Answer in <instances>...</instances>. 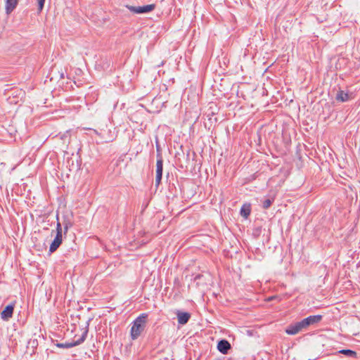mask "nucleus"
I'll list each match as a JSON object with an SVG mask.
<instances>
[{"label": "nucleus", "mask_w": 360, "mask_h": 360, "mask_svg": "<svg viewBox=\"0 0 360 360\" xmlns=\"http://www.w3.org/2000/svg\"><path fill=\"white\" fill-rule=\"evenodd\" d=\"M148 314H141L132 323L130 335L132 340H136L144 331L148 322Z\"/></svg>", "instance_id": "nucleus-1"}, {"label": "nucleus", "mask_w": 360, "mask_h": 360, "mask_svg": "<svg viewBox=\"0 0 360 360\" xmlns=\"http://www.w3.org/2000/svg\"><path fill=\"white\" fill-rule=\"evenodd\" d=\"M62 227L60 222L57 223L56 226V235L50 245L49 247V253H53L56 252L58 248L60 247V245L62 244L63 242V235H62Z\"/></svg>", "instance_id": "nucleus-2"}, {"label": "nucleus", "mask_w": 360, "mask_h": 360, "mask_svg": "<svg viewBox=\"0 0 360 360\" xmlns=\"http://www.w3.org/2000/svg\"><path fill=\"white\" fill-rule=\"evenodd\" d=\"M89 332V323H87V325L84 329V331L83 332L82 336L77 340L71 342H65V343H56V346L59 348H63V349H68L71 348L77 345H79L80 344L83 343L87 336Z\"/></svg>", "instance_id": "nucleus-3"}, {"label": "nucleus", "mask_w": 360, "mask_h": 360, "mask_svg": "<svg viewBox=\"0 0 360 360\" xmlns=\"http://www.w3.org/2000/svg\"><path fill=\"white\" fill-rule=\"evenodd\" d=\"M126 7L133 13L139 14L153 11L155 8V4H152L143 6H133L127 5Z\"/></svg>", "instance_id": "nucleus-4"}, {"label": "nucleus", "mask_w": 360, "mask_h": 360, "mask_svg": "<svg viewBox=\"0 0 360 360\" xmlns=\"http://www.w3.org/2000/svg\"><path fill=\"white\" fill-rule=\"evenodd\" d=\"M303 329H306L302 321L295 323L294 324L289 325L286 329L285 333L288 335H295Z\"/></svg>", "instance_id": "nucleus-5"}, {"label": "nucleus", "mask_w": 360, "mask_h": 360, "mask_svg": "<svg viewBox=\"0 0 360 360\" xmlns=\"http://www.w3.org/2000/svg\"><path fill=\"white\" fill-rule=\"evenodd\" d=\"M15 304L11 303L7 305L4 309L1 312V318L6 321H8L13 314Z\"/></svg>", "instance_id": "nucleus-6"}, {"label": "nucleus", "mask_w": 360, "mask_h": 360, "mask_svg": "<svg viewBox=\"0 0 360 360\" xmlns=\"http://www.w3.org/2000/svg\"><path fill=\"white\" fill-rule=\"evenodd\" d=\"M354 91H338L335 96V99L338 101L345 102L354 98Z\"/></svg>", "instance_id": "nucleus-7"}, {"label": "nucleus", "mask_w": 360, "mask_h": 360, "mask_svg": "<svg viewBox=\"0 0 360 360\" xmlns=\"http://www.w3.org/2000/svg\"><path fill=\"white\" fill-rule=\"evenodd\" d=\"M322 319H323L322 315H313V316H309L302 319V321L305 328H307V327H309L311 325H314L315 323H319L322 320Z\"/></svg>", "instance_id": "nucleus-8"}, {"label": "nucleus", "mask_w": 360, "mask_h": 360, "mask_svg": "<svg viewBox=\"0 0 360 360\" xmlns=\"http://www.w3.org/2000/svg\"><path fill=\"white\" fill-rule=\"evenodd\" d=\"M231 346L230 342L226 340H221L218 342L217 344V349L223 354H228L229 349H231Z\"/></svg>", "instance_id": "nucleus-9"}, {"label": "nucleus", "mask_w": 360, "mask_h": 360, "mask_svg": "<svg viewBox=\"0 0 360 360\" xmlns=\"http://www.w3.org/2000/svg\"><path fill=\"white\" fill-rule=\"evenodd\" d=\"M176 314L177 316L178 323L180 325L186 324L191 319V314L188 312H184L178 310Z\"/></svg>", "instance_id": "nucleus-10"}, {"label": "nucleus", "mask_w": 360, "mask_h": 360, "mask_svg": "<svg viewBox=\"0 0 360 360\" xmlns=\"http://www.w3.org/2000/svg\"><path fill=\"white\" fill-rule=\"evenodd\" d=\"M163 171V159L162 153H157V162H156V175L162 176Z\"/></svg>", "instance_id": "nucleus-11"}, {"label": "nucleus", "mask_w": 360, "mask_h": 360, "mask_svg": "<svg viewBox=\"0 0 360 360\" xmlns=\"http://www.w3.org/2000/svg\"><path fill=\"white\" fill-rule=\"evenodd\" d=\"M18 0H6L5 9L7 14L11 13L17 6Z\"/></svg>", "instance_id": "nucleus-12"}, {"label": "nucleus", "mask_w": 360, "mask_h": 360, "mask_svg": "<svg viewBox=\"0 0 360 360\" xmlns=\"http://www.w3.org/2000/svg\"><path fill=\"white\" fill-rule=\"evenodd\" d=\"M251 213V205L250 203H245L240 208V214L245 219H248Z\"/></svg>", "instance_id": "nucleus-13"}, {"label": "nucleus", "mask_w": 360, "mask_h": 360, "mask_svg": "<svg viewBox=\"0 0 360 360\" xmlns=\"http://www.w3.org/2000/svg\"><path fill=\"white\" fill-rule=\"evenodd\" d=\"M338 354H344L347 356H349V357H352V358H356L357 357V354L355 351L354 350H352V349H341L340 351L338 352Z\"/></svg>", "instance_id": "nucleus-14"}, {"label": "nucleus", "mask_w": 360, "mask_h": 360, "mask_svg": "<svg viewBox=\"0 0 360 360\" xmlns=\"http://www.w3.org/2000/svg\"><path fill=\"white\" fill-rule=\"evenodd\" d=\"M7 101L10 104H17L19 102V95L13 94L12 96H8Z\"/></svg>", "instance_id": "nucleus-15"}, {"label": "nucleus", "mask_w": 360, "mask_h": 360, "mask_svg": "<svg viewBox=\"0 0 360 360\" xmlns=\"http://www.w3.org/2000/svg\"><path fill=\"white\" fill-rule=\"evenodd\" d=\"M274 201V198H268V199H266L264 200L263 202H262V207L265 210L269 208L271 205L273 204Z\"/></svg>", "instance_id": "nucleus-16"}, {"label": "nucleus", "mask_w": 360, "mask_h": 360, "mask_svg": "<svg viewBox=\"0 0 360 360\" xmlns=\"http://www.w3.org/2000/svg\"><path fill=\"white\" fill-rule=\"evenodd\" d=\"M67 162H68L69 167H72V168H70V170H72V169L77 170L79 168V165H78V163L75 165L74 161L72 160V158H69Z\"/></svg>", "instance_id": "nucleus-17"}, {"label": "nucleus", "mask_w": 360, "mask_h": 360, "mask_svg": "<svg viewBox=\"0 0 360 360\" xmlns=\"http://www.w3.org/2000/svg\"><path fill=\"white\" fill-rule=\"evenodd\" d=\"M45 0H37L38 3V11L41 12L44 8Z\"/></svg>", "instance_id": "nucleus-18"}, {"label": "nucleus", "mask_w": 360, "mask_h": 360, "mask_svg": "<svg viewBox=\"0 0 360 360\" xmlns=\"http://www.w3.org/2000/svg\"><path fill=\"white\" fill-rule=\"evenodd\" d=\"M63 226H64V233L65 234L68 232V229L70 227H71L72 224L70 221H65L63 223Z\"/></svg>", "instance_id": "nucleus-19"}, {"label": "nucleus", "mask_w": 360, "mask_h": 360, "mask_svg": "<svg viewBox=\"0 0 360 360\" xmlns=\"http://www.w3.org/2000/svg\"><path fill=\"white\" fill-rule=\"evenodd\" d=\"M162 177V176H161V175L160 176V175H156L155 176V186L157 188L159 186V185L161 183Z\"/></svg>", "instance_id": "nucleus-20"}, {"label": "nucleus", "mask_w": 360, "mask_h": 360, "mask_svg": "<svg viewBox=\"0 0 360 360\" xmlns=\"http://www.w3.org/2000/svg\"><path fill=\"white\" fill-rule=\"evenodd\" d=\"M202 277V275L201 274H198L195 276L194 278V281H197L198 280L200 279Z\"/></svg>", "instance_id": "nucleus-21"}, {"label": "nucleus", "mask_w": 360, "mask_h": 360, "mask_svg": "<svg viewBox=\"0 0 360 360\" xmlns=\"http://www.w3.org/2000/svg\"><path fill=\"white\" fill-rule=\"evenodd\" d=\"M277 298H278V297H277V296H271V297H269L267 299V300H268V301H272V300H276V299H277Z\"/></svg>", "instance_id": "nucleus-22"}, {"label": "nucleus", "mask_w": 360, "mask_h": 360, "mask_svg": "<svg viewBox=\"0 0 360 360\" xmlns=\"http://www.w3.org/2000/svg\"><path fill=\"white\" fill-rule=\"evenodd\" d=\"M214 115V112H212V113H211V115H210V114H209V115H207V117L209 118V120H212V116H213Z\"/></svg>", "instance_id": "nucleus-23"}, {"label": "nucleus", "mask_w": 360, "mask_h": 360, "mask_svg": "<svg viewBox=\"0 0 360 360\" xmlns=\"http://www.w3.org/2000/svg\"><path fill=\"white\" fill-rule=\"evenodd\" d=\"M240 94H241V96H243V91H236V95H237V96H238V97L240 96V95H239V94H240Z\"/></svg>", "instance_id": "nucleus-24"}, {"label": "nucleus", "mask_w": 360, "mask_h": 360, "mask_svg": "<svg viewBox=\"0 0 360 360\" xmlns=\"http://www.w3.org/2000/svg\"><path fill=\"white\" fill-rule=\"evenodd\" d=\"M157 151H158V153H161L160 146H158V145H157Z\"/></svg>", "instance_id": "nucleus-25"}, {"label": "nucleus", "mask_w": 360, "mask_h": 360, "mask_svg": "<svg viewBox=\"0 0 360 360\" xmlns=\"http://www.w3.org/2000/svg\"><path fill=\"white\" fill-rule=\"evenodd\" d=\"M24 95H25V91H22V95L21 96L20 99L22 98V96H23Z\"/></svg>", "instance_id": "nucleus-26"}]
</instances>
